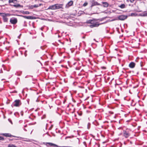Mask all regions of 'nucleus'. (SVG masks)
<instances>
[{
    "label": "nucleus",
    "instance_id": "obj_43",
    "mask_svg": "<svg viewBox=\"0 0 147 147\" xmlns=\"http://www.w3.org/2000/svg\"><path fill=\"white\" fill-rule=\"evenodd\" d=\"M11 92V91H10V93H12V92Z\"/></svg>",
    "mask_w": 147,
    "mask_h": 147
},
{
    "label": "nucleus",
    "instance_id": "obj_3",
    "mask_svg": "<svg viewBox=\"0 0 147 147\" xmlns=\"http://www.w3.org/2000/svg\"><path fill=\"white\" fill-rule=\"evenodd\" d=\"M17 19L15 18H12L10 20V22L13 24H16L17 23Z\"/></svg>",
    "mask_w": 147,
    "mask_h": 147
},
{
    "label": "nucleus",
    "instance_id": "obj_24",
    "mask_svg": "<svg viewBox=\"0 0 147 147\" xmlns=\"http://www.w3.org/2000/svg\"><path fill=\"white\" fill-rule=\"evenodd\" d=\"M88 5V3L86 2H85L84 3L83 5V6L84 7H85L87 6Z\"/></svg>",
    "mask_w": 147,
    "mask_h": 147
},
{
    "label": "nucleus",
    "instance_id": "obj_6",
    "mask_svg": "<svg viewBox=\"0 0 147 147\" xmlns=\"http://www.w3.org/2000/svg\"><path fill=\"white\" fill-rule=\"evenodd\" d=\"M123 136L126 138H128L130 136V134L129 132L125 130L123 131Z\"/></svg>",
    "mask_w": 147,
    "mask_h": 147
},
{
    "label": "nucleus",
    "instance_id": "obj_26",
    "mask_svg": "<svg viewBox=\"0 0 147 147\" xmlns=\"http://www.w3.org/2000/svg\"><path fill=\"white\" fill-rule=\"evenodd\" d=\"M10 147H16V146L12 144H10Z\"/></svg>",
    "mask_w": 147,
    "mask_h": 147
},
{
    "label": "nucleus",
    "instance_id": "obj_32",
    "mask_svg": "<svg viewBox=\"0 0 147 147\" xmlns=\"http://www.w3.org/2000/svg\"><path fill=\"white\" fill-rule=\"evenodd\" d=\"M135 14L134 13H132L131 14V16H134Z\"/></svg>",
    "mask_w": 147,
    "mask_h": 147
},
{
    "label": "nucleus",
    "instance_id": "obj_25",
    "mask_svg": "<svg viewBox=\"0 0 147 147\" xmlns=\"http://www.w3.org/2000/svg\"><path fill=\"white\" fill-rule=\"evenodd\" d=\"M33 7L34 8H36V7H38V4H36V5H33Z\"/></svg>",
    "mask_w": 147,
    "mask_h": 147
},
{
    "label": "nucleus",
    "instance_id": "obj_31",
    "mask_svg": "<svg viewBox=\"0 0 147 147\" xmlns=\"http://www.w3.org/2000/svg\"><path fill=\"white\" fill-rule=\"evenodd\" d=\"M3 137L0 136V140H3Z\"/></svg>",
    "mask_w": 147,
    "mask_h": 147
},
{
    "label": "nucleus",
    "instance_id": "obj_29",
    "mask_svg": "<svg viewBox=\"0 0 147 147\" xmlns=\"http://www.w3.org/2000/svg\"><path fill=\"white\" fill-rule=\"evenodd\" d=\"M27 51H26L24 53V55L25 57H26L27 55V54L26 53Z\"/></svg>",
    "mask_w": 147,
    "mask_h": 147
},
{
    "label": "nucleus",
    "instance_id": "obj_9",
    "mask_svg": "<svg viewBox=\"0 0 147 147\" xmlns=\"http://www.w3.org/2000/svg\"><path fill=\"white\" fill-rule=\"evenodd\" d=\"M73 2L72 1H71L68 2L67 3L65 7L66 8H68L69 7L72 5L73 4Z\"/></svg>",
    "mask_w": 147,
    "mask_h": 147
},
{
    "label": "nucleus",
    "instance_id": "obj_36",
    "mask_svg": "<svg viewBox=\"0 0 147 147\" xmlns=\"http://www.w3.org/2000/svg\"><path fill=\"white\" fill-rule=\"evenodd\" d=\"M43 47H42V46H41L40 47V48L42 49V50H43L44 49L43 48Z\"/></svg>",
    "mask_w": 147,
    "mask_h": 147
},
{
    "label": "nucleus",
    "instance_id": "obj_35",
    "mask_svg": "<svg viewBox=\"0 0 147 147\" xmlns=\"http://www.w3.org/2000/svg\"><path fill=\"white\" fill-rule=\"evenodd\" d=\"M10 123H11L12 124H13L12 122V121L10 119Z\"/></svg>",
    "mask_w": 147,
    "mask_h": 147
},
{
    "label": "nucleus",
    "instance_id": "obj_28",
    "mask_svg": "<svg viewBox=\"0 0 147 147\" xmlns=\"http://www.w3.org/2000/svg\"><path fill=\"white\" fill-rule=\"evenodd\" d=\"M107 22L106 21V22H105L103 23H100V24H97H97H99V25H100L102 24H105V23H107Z\"/></svg>",
    "mask_w": 147,
    "mask_h": 147
},
{
    "label": "nucleus",
    "instance_id": "obj_40",
    "mask_svg": "<svg viewBox=\"0 0 147 147\" xmlns=\"http://www.w3.org/2000/svg\"><path fill=\"white\" fill-rule=\"evenodd\" d=\"M41 34H42V36H43V33H41Z\"/></svg>",
    "mask_w": 147,
    "mask_h": 147
},
{
    "label": "nucleus",
    "instance_id": "obj_17",
    "mask_svg": "<svg viewBox=\"0 0 147 147\" xmlns=\"http://www.w3.org/2000/svg\"><path fill=\"white\" fill-rule=\"evenodd\" d=\"M20 12H21L23 14H29L30 13V12L28 11H24L22 10L21 11H20Z\"/></svg>",
    "mask_w": 147,
    "mask_h": 147
},
{
    "label": "nucleus",
    "instance_id": "obj_12",
    "mask_svg": "<svg viewBox=\"0 0 147 147\" xmlns=\"http://www.w3.org/2000/svg\"><path fill=\"white\" fill-rule=\"evenodd\" d=\"M48 9H51L52 10L56 9L55 4L50 6Z\"/></svg>",
    "mask_w": 147,
    "mask_h": 147
},
{
    "label": "nucleus",
    "instance_id": "obj_10",
    "mask_svg": "<svg viewBox=\"0 0 147 147\" xmlns=\"http://www.w3.org/2000/svg\"><path fill=\"white\" fill-rule=\"evenodd\" d=\"M10 5L13 6V7H15L16 8L23 7V6L22 5H21L19 4H16L12 5L10 4Z\"/></svg>",
    "mask_w": 147,
    "mask_h": 147
},
{
    "label": "nucleus",
    "instance_id": "obj_34",
    "mask_svg": "<svg viewBox=\"0 0 147 147\" xmlns=\"http://www.w3.org/2000/svg\"><path fill=\"white\" fill-rule=\"evenodd\" d=\"M130 1L131 2L133 3L134 1V0H130Z\"/></svg>",
    "mask_w": 147,
    "mask_h": 147
},
{
    "label": "nucleus",
    "instance_id": "obj_16",
    "mask_svg": "<svg viewBox=\"0 0 147 147\" xmlns=\"http://www.w3.org/2000/svg\"><path fill=\"white\" fill-rule=\"evenodd\" d=\"M18 1L17 0H10V3H13L14 4H17Z\"/></svg>",
    "mask_w": 147,
    "mask_h": 147
},
{
    "label": "nucleus",
    "instance_id": "obj_23",
    "mask_svg": "<svg viewBox=\"0 0 147 147\" xmlns=\"http://www.w3.org/2000/svg\"><path fill=\"white\" fill-rule=\"evenodd\" d=\"M3 135L7 137H9V134H4Z\"/></svg>",
    "mask_w": 147,
    "mask_h": 147
},
{
    "label": "nucleus",
    "instance_id": "obj_30",
    "mask_svg": "<svg viewBox=\"0 0 147 147\" xmlns=\"http://www.w3.org/2000/svg\"><path fill=\"white\" fill-rule=\"evenodd\" d=\"M42 3H40L38 4V7L41 6V5H42Z\"/></svg>",
    "mask_w": 147,
    "mask_h": 147
},
{
    "label": "nucleus",
    "instance_id": "obj_7",
    "mask_svg": "<svg viewBox=\"0 0 147 147\" xmlns=\"http://www.w3.org/2000/svg\"><path fill=\"white\" fill-rule=\"evenodd\" d=\"M17 16H21L22 17H23L27 19H34L33 17L32 16H23L22 15H17Z\"/></svg>",
    "mask_w": 147,
    "mask_h": 147
},
{
    "label": "nucleus",
    "instance_id": "obj_48",
    "mask_svg": "<svg viewBox=\"0 0 147 147\" xmlns=\"http://www.w3.org/2000/svg\"><path fill=\"white\" fill-rule=\"evenodd\" d=\"M25 43V42H24V44Z\"/></svg>",
    "mask_w": 147,
    "mask_h": 147
},
{
    "label": "nucleus",
    "instance_id": "obj_15",
    "mask_svg": "<svg viewBox=\"0 0 147 147\" xmlns=\"http://www.w3.org/2000/svg\"><path fill=\"white\" fill-rule=\"evenodd\" d=\"M103 6L104 7H107L108 6L109 4L107 2H102Z\"/></svg>",
    "mask_w": 147,
    "mask_h": 147
},
{
    "label": "nucleus",
    "instance_id": "obj_8",
    "mask_svg": "<svg viewBox=\"0 0 147 147\" xmlns=\"http://www.w3.org/2000/svg\"><path fill=\"white\" fill-rule=\"evenodd\" d=\"M56 9H59L60 8L63 9L62 7L63 5V4H55Z\"/></svg>",
    "mask_w": 147,
    "mask_h": 147
},
{
    "label": "nucleus",
    "instance_id": "obj_51",
    "mask_svg": "<svg viewBox=\"0 0 147 147\" xmlns=\"http://www.w3.org/2000/svg\"><path fill=\"white\" fill-rule=\"evenodd\" d=\"M22 115H23V114H22Z\"/></svg>",
    "mask_w": 147,
    "mask_h": 147
},
{
    "label": "nucleus",
    "instance_id": "obj_38",
    "mask_svg": "<svg viewBox=\"0 0 147 147\" xmlns=\"http://www.w3.org/2000/svg\"><path fill=\"white\" fill-rule=\"evenodd\" d=\"M21 35V34H20V35L18 36V38H20V36Z\"/></svg>",
    "mask_w": 147,
    "mask_h": 147
},
{
    "label": "nucleus",
    "instance_id": "obj_22",
    "mask_svg": "<svg viewBox=\"0 0 147 147\" xmlns=\"http://www.w3.org/2000/svg\"><path fill=\"white\" fill-rule=\"evenodd\" d=\"M106 18V17L102 18H100L98 19V20H99L100 21H102L104 20Z\"/></svg>",
    "mask_w": 147,
    "mask_h": 147
},
{
    "label": "nucleus",
    "instance_id": "obj_18",
    "mask_svg": "<svg viewBox=\"0 0 147 147\" xmlns=\"http://www.w3.org/2000/svg\"><path fill=\"white\" fill-rule=\"evenodd\" d=\"M12 136H13V137H15V138H22L21 137H17V136H12L10 134V141L12 140H13V139H12V138L11 139V138Z\"/></svg>",
    "mask_w": 147,
    "mask_h": 147
},
{
    "label": "nucleus",
    "instance_id": "obj_2",
    "mask_svg": "<svg viewBox=\"0 0 147 147\" xmlns=\"http://www.w3.org/2000/svg\"><path fill=\"white\" fill-rule=\"evenodd\" d=\"M21 104V102L20 100H16L13 103L12 106H14L16 107H19Z\"/></svg>",
    "mask_w": 147,
    "mask_h": 147
},
{
    "label": "nucleus",
    "instance_id": "obj_39",
    "mask_svg": "<svg viewBox=\"0 0 147 147\" xmlns=\"http://www.w3.org/2000/svg\"><path fill=\"white\" fill-rule=\"evenodd\" d=\"M24 130L25 131H27V130H26V129H25V128H24Z\"/></svg>",
    "mask_w": 147,
    "mask_h": 147
},
{
    "label": "nucleus",
    "instance_id": "obj_44",
    "mask_svg": "<svg viewBox=\"0 0 147 147\" xmlns=\"http://www.w3.org/2000/svg\"><path fill=\"white\" fill-rule=\"evenodd\" d=\"M26 126H27V125H25L24 126V127H26Z\"/></svg>",
    "mask_w": 147,
    "mask_h": 147
},
{
    "label": "nucleus",
    "instance_id": "obj_46",
    "mask_svg": "<svg viewBox=\"0 0 147 147\" xmlns=\"http://www.w3.org/2000/svg\"><path fill=\"white\" fill-rule=\"evenodd\" d=\"M53 126V125H51V127H52Z\"/></svg>",
    "mask_w": 147,
    "mask_h": 147
},
{
    "label": "nucleus",
    "instance_id": "obj_20",
    "mask_svg": "<svg viewBox=\"0 0 147 147\" xmlns=\"http://www.w3.org/2000/svg\"><path fill=\"white\" fill-rule=\"evenodd\" d=\"M51 146H55L58 147V146L56 144L51 143H48Z\"/></svg>",
    "mask_w": 147,
    "mask_h": 147
},
{
    "label": "nucleus",
    "instance_id": "obj_4",
    "mask_svg": "<svg viewBox=\"0 0 147 147\" xmlns=\"http://www.w3.org/2000/svg\"><path fill=\"white\" fill-rule=\"evenodd\" d=\"M9 16V14H3L2 15L3 19V21L4 22H6L7 21L8 18H7V16Z\"/></svg>",
    "mask_w": 147,
    "mask_h": 147
},
{
    "label": "nucleus",
    "instance_id": "obj_5",
    "mask_svg": "<svg viewBox=\"0 0 147 147\" xmlns=\"http://www.w3.org/2000/svg\"><path fill=\"white\" fill-rule=\"evenodd\" d=\"M127 17V16L123 15H122L119 16L118 17V18L120 20H123L126 19Z\"/></svg>",
    "mask_w": 147,
    "mask_h": 147
},
{
    "label": "nucleus",
    "instance_id": "obj_21",
    "mask_svg": "<svg viewBox=\"0 0 147 147\" xmlns=\"http://www.w3.org/2000/svg\"><path fill=\"white\" fill-rule=\"evenodd\" d=\"M27 7H28L29 9H32L34 8L33 5H29Z\"/></svg>",
    "mask_w": 147,
    "mask_h": 147
},
{
    "label": "nucleus",
    "instance_id": "obj_13",
    "mask_svg": "<svg viewBox=\"0 0 147 147\" xmlns=\"http://www.w3.org/2000/svg\"><path fill=\"white\" fill-rule=\"evenodd\" d=\"M135 65V64L133 62H131L129 65V67L131 68H134Z\"/></svg>",
    "mask_w": 147,
    "mask_h": 147
},
{
    "label": "nucleus",
    "instance_id": "obj_42",
    "mask_svg": "<svg viewBox=\"0 0 147 147\" xmlns=\"http://www.w3.org/2000/svg\"><path fill=\"white\" fill-rule=\"evenodd\" d=\"M105 142H102V143H103V144H104V143H105Z\"/></svg>",
    "mask_w": 147,
    "mask_h": 147
},
{
    "label": "nucleus",
    "instance_id": "obj_45",
    "mask_svg": "<svg viewBox=\"0 0 147 147\" xmlns=\"http://www.w3.org/2000/svg\"><path fill=\"white\" fill-rule=\"evenodd\" d=\"M8 147H9V145H8Z\"/></svg>",
    "mask_w": 147,
    "mask_h": 147
},
{
    "label": "nucleus",
    "instance_id": "obj_19",
    "mask_svg": "<svg viewBox=\"0 0 147 147\" xmlns=\"http://www.w3.org/2000/svg\"><path fill=\"white\" fill-rule=\"evenodd\" d=\"M119 6L121 9L125 8V5L124 4H122Z\"/></svg>",
    "mask_w": 147,
    "mask_h": 147
},
{
    "label": "nucleus",
    "instance_id": "obj_14",
    "mask_svg": "<svg viewBox=\"0 0 147 147\" xmlns=\"http://www.w3.org/2000/svg\"><path fill=\"white\" fill-rule=\"evenodd\" d=\"M139 16L142 17H145L147 16V12L146 11H144L143 13H140Z\"/></svg>",
    "mask_w": 147,
    "mask_h": 147
},
{
    "label": "nucleus",
    "instance_id": "obj_50",
    "mask_svg": "<svg viewBox=\"0 0 147 147\" xmlns=\"http://www.w3.org/2000/svg\"><path fill=\"white\" fill-rule=\"evenodd\" d=\"M140 11H138V12H140Z\"/></svg>",
    "mask_w": 147,
    "mask_h": 147
},
{
    "label": "nucleus",
    "instance_id": "obj_11",
    "mask_svg": "<svg viewBox=\"0 0 147 147\" xmlns=\"http://www.w3.org/2000/svg\"><path fill=\"white\" fill-rule=\"evenodd\" d=\"M100 5V4L98 3L97 1H93L92 2L91 7H92L95 5Z\"/></svg>",
    "mask_w": 147,
    "mask_h": 147
},
{
    "label": "nucleus",
    "instance_id": "obj_41",
    "mask_svg": "<svg viewBox=\"0 0 147 147\" xmlns=\"http://www.w3.org/2000/svg\"><path fill=\"white\" fill-rule=\"evenodd\" d=\"M85 38V36H83L82 37V38Z\"/></svg>",
    "mask_w": 147,
    "mask_h": 147
},
{
    "label": "nucleus",
    "instance_id": "obj_49",
    "mask_svg": "<svg viewBox=\"0 0 147 147\" xmlns=\"http://www.w3.org/2000/svg\"><path fill=\"white\" fill-rule=\"evenodd\" d=\"M15 140H17V139H15Z\"/></svg>",
    "mask_w": 147,
    "mask_h": 147
},
{
    "label": "nucleus",
    "instance_id": "obj_37",
    "mask_svg": "<svg viewBox=\"0 0 147 147\" xmlns=\"http://www.w3.org/2000/svg\"><path fill=\"white\" fill-rule=\"evenodd\" d=\"M37 61L38 62H40V63L41 64V65H42V63L40 62V61L37 60Z\"/></svg>",
    "mask_w": 147,
    "mask_h": 147
},
{
    "label": "nucleus",
    "instance_id": "obj_47",
    "mask_svg": "<svg viewBox=\"0 0 147 147\" xmlns=\"http://www.w3.org/2000/svg\"><path fill=\"white\" fill-rule=\"evenodd\" d=\"M8 120L9 121V119H8Z\"/></svg>",
    "mask_w": 147,
    "mask_h": 147
},
{
    "label": "nucleus",
    "instance_id": "obj_33",
    "mask_svg": "<svg viewBox=\"0 0 147 147\" xmlns=\"http://www.w3.org/2000/svg\"><path fill=\"white\" fill-rule=\"evenodd\" d=\"M83 144L85 146H86V142H83Z\"/></svg>",
    "mask_w": 147,
    "mask_h": 147
},
{
    "label": "nucleus",
    "instance_id": "obj_1",
    "mask_svg": "<svg viewBox=\"0 0 147 147\" xmlns=\"http://www.w3.org/2000/svg\"><path fill=\"white\" fill-rule=\"evenodd\" d=\"M98 20L95 19H93L91 20H87L86 21V23L87 24H90L91 25L89 26L91 28L94 27H98L99 26V24H97Z\"/></svg>",
    "mask_w": 147,
    "mask_h": 147
},
{
    "label": "nucleus",
    "instance_id": "obj_27",
    "mask_svg": "<svg viewBox=\"0 0 147 147\" xmlns=\"http://www.w3.org/2000/svg\"><path fill=\"white\" fill-rule=\"evenodd\" d=\"M46 117V115H44L43 116L41 117V119H43L45 118Z\"/></svg>",
    "mask_w": 147,
    "mask_h": 147
}]
</instances>
